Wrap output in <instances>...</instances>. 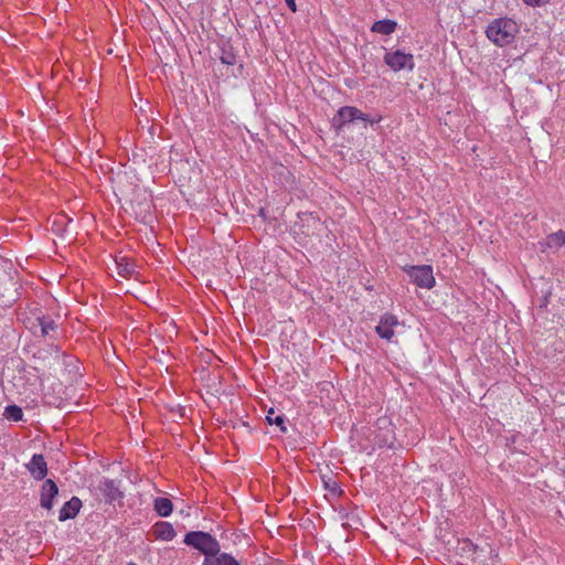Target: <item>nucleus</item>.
Masks as SVG:
<instances>
[{
  "instance_id": "8",
  "label": "nucleus",
  "mask_w": 565,
  "mask_h": 565,
  "mask_svg": "<svg viewBox=\"0 0 565 565\" xmlns=\"http://www.w3.org/2000/svg\"><path fill=\"white\" fill-rule=\"evenodd\" d=\"M398 326V320L394 315L385 313L381 317L379 324L375 328L376 333L385 340H392L394 337V327Z\"/></svg>"
},
{
  "instance_id": "25",
  "label": "nucleus",
  "mask_w": 565,
  "mask_h": 565,
  "mask_svg": "<svg viewBox=\"0 0 565 565\" xmlns=\"http://www.w3.org/2000/svg\"><path fill=\"white\" fill-rule=\"evenodd\" d=\"M332 491H337L338 490V486H337V482H333V487L331 488Z\"/></svg>"
},
{
  "instance_id": "19",
  "label": "nucleus",
  "mask_w": 565,
  "mask_h": 565,
  "mask_svg": "<svg viewBox=\"0 0 565 565\" xmlns=\"http://www.w3.org/2000/svg\"><path fill=\"white\" fill-rule=\"evenodd\" d=\"M266 419L268 424L278 426L281 433L287 431V427L285 425V417L282 415H275L274 408H270L268 411Z\"/></svg>"
},
{
  "instance_id": "14",
  "label": "nucleus",
  "mask_w": 565,
  "mask_h": 565,
  "mask_svg": "<svg viewBox=\"0 0 565 565\" xmlns=\"http://www.w3.org/2000/svg\"><path fill=\"white\" fill-rule=\"evenodd\" d=\"M397 23L393 20H381L376 21L371 26V32L381 33L383 35H390L396 31Z\"/></svg>"
},
{
  "instance_id": "24",
  "label": "nucleus",
  "mask_w": 565,
  "mask_h": 565,
  "mask_svg": "<svg viewBox=\"0 0 565 565\" xmlns=\"http://www.w3.org/2000/svg\"><path fill=\"white\" fill-rule=\"evenodd\" d=\"M286 4L288 6V8H289L292 12H296V11H297V7H296V1H295V0H286Z\"/></svg>"
},
{
  "instance_id": "18",
  "label": "nucleus",
  "mask_w": 565,
  "mask_h": 565,
  "mask_svg": "<svg viewBox=\"0 0 565 565\" xmlns=\"http://www.w3.org/2000/svg\"><path fill=\"white\" fill-rule=\"evenodd\" d=\"M116 265L118 275L121 277H129L135 271V265L125 257L117 259Z\"/></svg>"
},
{
  "instance_id": "6",
  "label": "nucleus",
  "mask_w": 565,
  "mask_h": 565,
  "mask_svg": "<svg viewBox=\"0 0 565 565\" xmlns=\"http://www.w3.org/2000/svg\"><path fill=\"white\" fill-rule=\"evenodd\" d=\"M516 33H519L518 23L509 18L494 19L486 29V35H515Z\"/></svg>"
},
{
  "instance_id": "12",
  "label": "nucleus",
  "mask_w": 565,
  "mask_h": 565,
  "mask_svg": "<svg viewBox=\"0 0 565 565\" xmlns=\"http://www.w3.org/2000/svg\"><path fill=\"white\" fill-rule=\"evenodd\" d=\"M565 245V231H558L556 233L550 234L546 239L541 243L542 250L546 249H557Z\"/></svg>"
},
{
  "instance_id": "4",
  "label": "nucleus",
  "mask_w": 565,
  "mask_h": 565,
  "mask_svg": "<svg viewBox=\"0 0 565 565\" xmlns=\"http://www.w3.org/2000/svg\"><path fill=\"white\" fill-rule=\"evenodd\" d=\"M405 271L412 281L420 288L430 289L435 286L433 268L429 265L409 266L405 268Z\"/></svg>"
},
{
  "instance_id": "1",
  "label": "nucleus",
  "mask_w": 565,
  "mask_h": 565,
  "mask_svg": "<svg viewBox=\"0 0 565 565\" xmlns=\"http://www.w3.org/2000/svg\"><path fill=\"white\" fill-rule=\"evenodd\" d=\"M382 120V116L374 115L371 116L369 114L363 113L361 109L354 106H343L341 107L337 115L332 119V125L337 129H341L342 127L361 121L363 127L366 128L367 125H374Z\"/></svg>"
},
{
  "instance_id": "10",
  "label": "nucleus",
  "mask_w": 565,
  "mask_h": 565,
  "mask_svg": "<svg viewBox=\"0 0 565 565\" xmlns=\"http://www.w3.org/2000/svg\"><path fill=\"white\" fill-rule=\"evenodd\" d=\"M25 467L35 480H42L47 475V465L43 455L41 454L33 455Z\"/></svg>"
},
{
  "instance_id": "9",
  "label": "nucleus",
  "mask_w": 565,
  "mask_h": 565,
  "mask_svg": "<svg viewBox=\"0 0 565 565\" xmlns=\"http://www.w3.org/2000/svg\"><path fill=\"white\" fill-rule=\"evenodd\" d=\"M58 494V487L52 479H46L41 488L40 505L43 509L51 510L53 499Z\"/></svg>"
},
{
  "instance_id": "22",
  "label": "nucleus",
  "mask_w": 565,
  "mask_h": 565,
  "mask_svg": "<svg viewBox=\"0 0 565 565\" xmlns=\"http://www.w3.org/2000/svg\"><path fill=\"white\" fill-rule=\"evenodd\" d=\"M523 2L531 7H542L550 2V0H523Z\"/></svg>"
},
{
  "instance_id": "23",
  "label": "nucleus",
  "mask_w": 565,
  "mask_h": 565,
  "mask_svg": "<svg viewBox=\"0 0 565 565\" xmlns=\"http://www.w3.org/2000/svg\"><path fill=\"white\" fill-rule=\"evenodd\" d=\"M490 40L493 41V43L498 46H504L507 44H509V38H489Z\"/></svg>"
},
{
  "instance_id": "2",
  "label": "nucleus",
  "mask_w": 565,
  "mask_h": 565,
  "mask_svg": "<svg viewBox=\"0 0 565 565\" xmlns=\"http://www.w3.org/2000/svg\"><path fill=\"white\" fill-rule=\"evenodd\" d=\"M183 542L200 551L204 555V558H213L221 551L218 541L210 533L203 531L188 532Z\"/></svg>"
},
{
  "instance_id": "7",
  "label": "nucleus",
  "mask_w": 565,
  "mask_h": 565,
  "mask_svg": "<svg viewBox=\"0 0 565 565\" xmlns=\"http://www.w3.org/2000/svg\"><path fill=\"white\" fill-rule=\"evenodd\" d=\"M385 63L394 71L414 67L413 55L401 51L387 52L384 56Z\"/></svg>"
},
{
  "instance_id": "13",
  "label": "nucleus",
  "mask_w": 565,
  "mask_h": 565,
  "mask_svg": "<svg viewBox=\"0 0 565 565\" xmlns=\"http://www.w3.org/2000/svg\"><path fill=\"white\" fill-rule=\"evenodd\" d=\"M153 531L156 537L163 541H172L175 537V531L173 526L168 522L156 523Z\"/></svg>"
},
{
  "instance_id": "26",
  "label": "nucleus",
  "mask_w": 565,
  "mask_h": 565,
  "mask_svg": "<svg viewBox=\"0 0 565 565\" xmlns=\"http://www.w3.org/2000/svg\"><path fill=\"white\" fill-rule=\"evenodd\" d=\"M127 565H137V564H135V563L130 562V563H128Z\"/></svg>"
},
{
  "instance_id": "3",
  "label": "nucleus",
  "mask_w": 565,
  "mask_h": 565,
  "mask_svg": "<svg viewBox=\"0 0 565 565\" xmlns=\"http://www.w3.org/2000/svg\"><path fill=\"white\" fill-rule=\"evenodd\" d=\"M92 492L97 498H103L106 503L113 504L116 500L124 497L120 490V481L103 477L97 484L92 488Z\"/></svg>"
},
{
  "instance_id": "20",
  "label": "nucleus",
  "mask_w": 565,
  "mask_h": 565,
  "mask_svg": "<svg viewBox=\"0 0 565 565\" xmlns=\"http://www.w3.org/2000/svg\"><path fill=\"white\" fill-rule=\"evenodd\" d=\"M4 416L7 419H10L13 422H19L22 419L23 412H22L21 407L17 406V405H9L4 409Z\"/></svg>"
},
{
  "instance_id": "16",
  "label": "nucleus",
  "mask_w": 565,
  "mask_h": 565,
  "mask_svg": "<svg viewBox=\"0 0 565 565\" xmlns=\"http://www.w3.org/2000/svg\"><path fill=\"white\" fill-rule=\"evenodd\" d=\"M153 509L160 516H169L173 511V503L170 499L158 497L153 501Z\"/></svg>"
},
{
  "instance_id": "15",
  "label": "nucleus",
  "mask_w": 565,
  "mask_h": 565,
  "mask_svg": "<svg viewBox=\"0 0 565 565\" xmlns=\"http://www.w3.org/2000/svg\"><path fill=\"white\" fill-rule=\"evenodd\" d=\"M36 320L41 335L53 337L57 329L56 322L49 316L39 317Z\"/></svg>"
},
{
  "instance_id": "5",
  "label": "nucleus",
  "mask_w": 565,
  "mask_h": 565,
  "mask_svg": "<svg viewBox=\"0 0 565 565\" xmlns=\"http://www.w3.org/2000/svg\"><path fill=\"white\" fill-rule=\"evenodd\" d=\"M297 218L298 221L295 223V226H299L305 236H312L323 227V223L313 213L299 212Z\"/></svg>"
},
{
  "instance_id": "17",
  "label": "nucleus",
  "mask_w": 565,
  "mask_h": 565,
  "mask_svg": "<svg viewBox=\"0 0 565 565\" xmlns=\"http://www.w3.org/2000/svg\"><path fill=\"white\" fill-rule=\"evenodd\" d=\"M202 565H241L231 554L218 552L213 558H204Z\"/></svg>"
},
{
  "instance_id": "21",
  "label": "nucleus",
  "mask_w": 565,
  "mask_h": 565,
  "mask_svg": "<svg viewBox=\"0 0 565 565\" xmlns=\"http://www.w3.org/2000/svg\"><path fill=\"white\" fill-rule=\"evenodd\" d=\"M221 62L225 65H235L237 60H236V55L231 52V51H227L225 47L222 49V55H221Z\"/></svg>"
},
{
  "instance_id": "11",
  "label": "nucleus",
  "mask_w": 565,
  "mask_h": 565,
  "mask_svg": "<svg viewBox=\"0 0 565 565\" xmlns=\"http://www.w3.org/2000/svg\"><path fill=\"white\" fill-rule=\"evenodd\" d=\"M82 507V501L77 497H73L71 500L65 502L58 512V520L64 522L70 519H74Z\"/></svg>"
}]
</instances>
